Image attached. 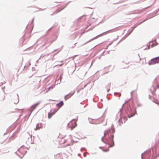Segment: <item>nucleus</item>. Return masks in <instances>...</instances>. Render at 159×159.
Wrapping results in <instances>:
<instances>
[{"label":"nucleus","instance_id":"obj_1","mask_svg":"<svg viewBox=\"0 0 159 159\" xmlns=\"http://www.w3.org/2000/svg\"><path fill=\"white\" fill-rule=\"evenodd\" d=\"M115 132L114 129H110L109 130H107L104 133V136L102 139L105 141L104 142L108 145V148L112 147L114 145V143L113 140L114 135Z\"/></svg>","mask_w":159,"mask_h":159},{"label":"nucleus","instance_id":"obj_2","mask_svg":"<svg viewBox=\"0 0 159 159\" xmlns=\"http://www.w3.org/2000/svg\"><path fill=\"white\" fill-rule=\"evenodd\" d=\"M58 142L60 145H61L63 144L66 143V144L65 146V147L70 145L72 144L71 137H69L67 139H66V138H59Z\"/></svg>","mask_w":159,"mask_h":159},{"label":"nucleus","instance_id":"obj_3","mask_svg":"<svg viewBox=\"0 0 159 159\" xmlns=\"http://www.w3.org/2000/svg\"><path fill=\"white\" fill-rule=\"evenodd\" d=\"M76 124L75 120H73L71 122H70L68 124V126L72 129L75 127L76 126Z\"/></svg>","mask_w":159,"mask_h":159},{"label":"nucleus","instance_id":"obj_4","mask_svg":"<svg viewBox=\"0 0 159 159\" xmlns=\"http://www.w3.org/2000/svg\"><path fill=\"white\" fill-rule=\"evenodd\" d=\"M158 63H159V57L152 59L149 64H154Z\"/></svg>","mask_w":159,"mask_h":159},{"label":"nucleus","instance_id":"obj_5","mask_svg":"<svg viewBox=\"0 0 159 159\" xmlns=\"http://www.w3.org/2000/svg\"><path fill=\"white\" fill-rule=\"evenodd\" d=\"M18 151V152L21 153L22 155L25 154L26 152V148L24 147H21L19 149Z\"/></svg>","mask_w":159,"mask_h":159},{"label":"nucleus","instance_id":"obj_6","mask_svg":"<svg viewBox=\"0 0 159 159\" xmlns=\"http://www.w3.org/2000/svg\"><path fill=\"white\" fill-rule=\"evenodd\" d=\"M104 120V117H100L98 119H93V121H95V124H98L102 122Z\"/></svg>","mask_w":159,"mask_h":159},{"label":"nucleus","instance_id":"obj_7","mask_svg":"<svg viewBox=\"0 0 159 159\" xmlns=\"http://www.w3.org/2000/svg\"><path fill=\"white\" fill-rule=\"evenodd\" d=\"M57 110H55L52 111H51L50 113H49L48 115V118H50L53 115L56 113Z\"/></svg>","mask_w":159,"mask_h":159},{"label":"nucleus","instance_id":"obj_8","mask_svg":"<svg viewBox=\"0 0 159 159\" xmlns=\"http://www.w3.org/2000/svg\"><path fill=\"white\" fill-rule=\"evenodd\" d=\"M55 159H63L62 154L59 153L55 156Z\"/></svg>","mask_w":159,"mask_h":159},{"label":"nucleus","instance_id":"obj_9","mask_svg":"<svg viewBox=\"0 0 159 159\" xmlns=\"http://www.w3.org/2000/svg\"><path fill=\"white\" fill-rule=\"evenodd\" d=\"M74 92L73 93H70L66 95L65 97V100H66L68 99L74 94Z\"/></svg>","mask_w":159,"mask_h":159},{"label":"nucleus","instance_id":"obj_10","mask_svg":"<svg viewBox=\"0 0 159 159\" xmlns=\"http://www.w3.org/2000/svg\"><path fill=\"white\" fill-rule=\"evenodd\" d=\"M63 101H61L59 103L57 104L56 105V106L58 107V110L59 109L61 106H62L63 105Z\"/></svg>","mask_w":159,"mask_h":159},{"label":"nucleus","instance_id":"obj_11","mask_svg":"<svg viewBox=\"0 0 159 159\" xmlns=\"http://www.w3.org/2000/svg\"><path fill=\"white\" fill-rule=\"evenodd\" d=\"M140 62L142 64H144L146 63V60L145 58H143L140 59Z\"/></svg>","mask_w":159,"mask_h":159},{"label":"nucleus","instance_id":"obj_12","mask_svg":"<svg viewBox=\"0 0 159 159\" xmlns=\"http://www.w3.org/2000/svg\"><path fill=\"white\" fill-rule=\"evenodd\" d=\"M39 104V103H38L32 106L31 107V108L32 109V111H33L35 109Z\"/></svg>","mask_w":159,"mask_h":159},{"label":"nucleus","instance_id":"obj_13","mask_svg":"<svg viewBox=\"0 0 159 159\" xmlns=\"http://www.w3.org/2000/svg\"><path fill=\"white\" fill-rule=\"evenodd\" d=\"M41 128V124H38L36 126V129L37 130L38 129H39Z\"/></svg>","mask_w":159,"mask_h":159},{"label":"nucleus","instance_id":"obj_14","mask_svg":"<svg viewBox=\"0 0 159 159\" xmlns=\"http://www.w3.org/2000/svg\"><path fill=\"white\" fill-rule=\"evenodd\" d=\"M119 125H121L123 124V122L122 121V118H120L118 121Z\"/></svg>","mask_w":159,"mask_h":159},{"label":"nucleus","instance_id":"obj_15","mask_svg":"<svg viewBox=\"0 0 159 159\" xmlns=\"http://www.w3.org/2000/svg\"><path fill=\"white\" fill-rule=\"evenodd\" d=\"M102 36V34H100L97 36H96L94 38H93L92 40H94V39H96L101 36Z\"/></svg>","mask_w":159,"mask_h":159},{"label":"nucleus","instance_id":"obj_16","mask_svg":"<svg viewBox=\"0 0 159 159\" xmlns=\"http://www.w3.org/2000/svg\"><path fill=\"white\" fill-rule=\"evenodd\" d=\"M110 31V30H109V31H106L105 32H104L101 34H102V36L103 35H106V34L109 33Z\"/></svg>","mask_w":159,"mask_h":159},{"label":"nucleus","instance_id":"obj_17","mask_svg":"<svg viewBox=\"0 0 159 159\" xmlns=\"http://www.w3.org/2000/svg\"><path fill=\"white\" fill-rule=\"evenodd\" d=\"M63 9V8H60V9L59 8L57 11H56V12L57 13H58V12H59V11H61V10H62Z\"/></svg>","mask_w":159,"mask_h":159},{"label":"nucleus","instance_id":"obj_18","mask_svg":"<svg viewBox=\"0 0 159 159\" xmlns=\"http://www.w3.org/2000/svg\"><path fill=\"white\" fill-rule=\"evenodd\" d=\"M123 120L124 122V123L127 120V118L126 117H124L123 118Z\"/></svg>","mask_w":159,"mask_h":159},{"label":"nucleus","instance_id":"obj_19","mask_svg":"<svg viewBox=\"0 0 159 159\" xmlns=\"http://www.w3.org/2000/svg\"><path fill=\"white\" fill-rule=\"evenodd\" d=\"M102 150L104 152H107V151H109V149L108 148L106 149L105 150L104 149H102Z\"/></svg>","mask_w":159,"mask_h":159},{"label":"nucleus","instance_id":"obj_20","mask_svg":"<svg viewBox=\"0 0 159 159\" xmlns=\"http://www.w3.org/2000/svg\"><path fill=\"white\" fill-rule=\"evenodd\" d=\"M5 96H4L3 98L2 99H1V100L3 101L5 99Z\"/></svg>","mask_w":159,"mask_h":159},{"label":"nucleus","instance_id":"obj_21","mask_svg":"<svg viewBox=\"0 0 159 159\" xmlns=\"http://www.w3.org/2000/svg\"><path fill=\"white\" fill-rule=\"evenodd\" d=\"M157 88H159V84L157 85Z\"/></svg>","mask_w":159,"mask_h":159},{"label":"nucleus","instance_id":"obj_22","mask_svg":"<svg viewBox=\"0 0 159 159\" xmlns=\"http://www.w3.org/2000/svg\"><path fill=\"white\" fill-rule=\"evenodd\" d=\"M156 103L158 104L159 105V103Z\"/></svg>","mask_w":159,"mask_h":159},{"label":"nucleus","instance_id":"obj_23","mask_svg":"<svg viewBox=\"0 0 159 159\" xmlns=\"http://www.w3.org/2000/svg\"><path fill=\"white\" fill-rule=\"evenodd\" d=\"M150 45L149 46V47H148V49H149V48H150L149 47H150Z\"/></svg>","mask_w":159,"mask_h":159}]
</instances>
